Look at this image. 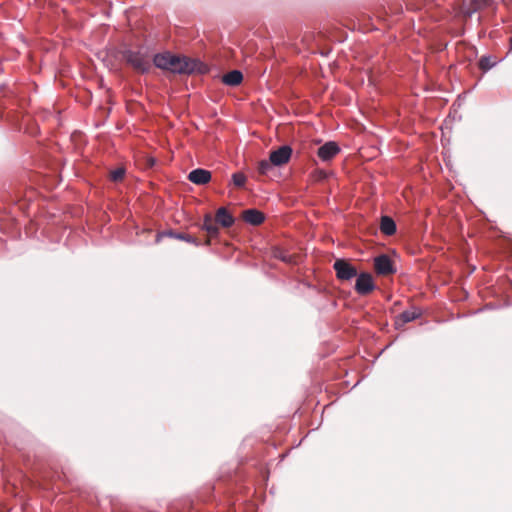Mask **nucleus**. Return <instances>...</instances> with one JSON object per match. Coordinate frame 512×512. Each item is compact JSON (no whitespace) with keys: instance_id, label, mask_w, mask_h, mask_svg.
I'll return each instance as SVG.
<instances>
[{"instance_id":"obj_11","label":"nucleus","mask_w":512,"mask_h":512,"mask_svg":"<svg viewBox=\"0 0 512 512\" xmlns=\"http://www.w3.org/2000/svg\"><path fill=\"white\" fill-rule=\"evenodd\" d=\"M216 222L223 227H229L233 224V217L228 213L225 208H219L216 213Z\"/></svg>"},{"instance_id":"obj_17","label":"nucleus","mask_w":512,"mask_h":512,"mask_svg":"<svg viewBox=\"0 0 512 512\" xmlns=\"http://www.w3.org/2000/svg\"><path fill=\"white\" fill-rule=\"evenodd\" d=\"M272 166H274V165L271 163L270 159H269V161L262 160L258 164V172L260 174L265 175V174H267L272 169Z\"/></svg>"},{"instance_id":"obj_18","label":"nucleus","mask_w":512,"mask_h":512,"mask_svg":"<svg viewBox=\"0 0 512 512\" xmlns=\"http://www.w3.org/2000/svg\"><path fill=\"white\" fill-rule=\"evenodd\" d=\"M124 175H125V169L122 167H119L110 172V178H111V180H113L115 182L122 180Z\"/></svg>"},{"instance_id":"obj_12","label":"nucleus","mask_w":512,"mask_h":512,"mask_svg":"<svg viewBox=\"0 0 512 512\" xmlns=\"http://www.w3.org/2000/svg\"><path fill=\"white\" fill-rule=\"evenodd\" d=\"M380 229L384 234L392 235L396 231L395 222L390 217L383 216L381 218Z\"/></svg>"},{"instance_id":"obj_6","label":"nucleus","mask_w":512,"mask_h":512,"mask_svg":"<svg viewBox=\"0 0 512 512\" xmlns=\"http://www.w3.org/2000/svg\"><path fill=\"white\" fill-rule=\"evenodd\" d=\"M340 151L339 146L335 142H327L318 149V156L323 161H329Z\"/></svg>"},{"instance_id":"obj_7","label":"nucleus","mask_w":512,"mask_h":512,"mask_svg":"<svg viewBox=\"0 0 512 512\" xmlns=\"http://www.w3.org/2000/svg\"><path fill=\"white\" fill-rule=\"evenodd\" d=\"M375 270L378 274L387 275L393 272L391 260L386 255H380L374 261Z\"/></svg>"},{"instance_id":"obj_1","label":"nucleus","mask_w":512,"mask_h":512,"mask_svg":"<svg viewBox=\"0 0 512 512\" xmlns=\"http://www.w3.org/2000/svg\"><path fill=\"white\" fill-rule=\"evenodd\" d=\"M153 62L160 69L179 74H204L208 71V67L197 59L173 55L169 52L155 55Z\"/></svg>"},{"instance_id":"obj_16","label":"nucleus","mask_w":512,"mask_h":512,"mask_svg":"<svg viewBox=\"0 0 512 512\" xmlns=\"http://www.w3.org/2000/svg\"><path fill=\"white\" fill-rule=\"evenodd\" d=\"M246 180H247L246 176L241 172L234 173L232 175V182L236 187H239V188L243 187L246 183Z\"/></svg>"},{"instance_id":"obj_2","label":"nucleus","mask_w":512,"mask_h":512,"mask_svg":"<svg viewBox=\"0 0 512 512\" xmlns=\"http://www.w3.org/2000/svg\"><path fill=\"white\" fill-rule=\"evenodd\" d=\"M123 58L130 64L135 70L139 72H147L150 69V59L147 52L144 51H123Z\"/></svg>"},{"instance_id":"obj_8","label":"nucleus","mask_w":512,"mask_h":512,"mask_svg":"<svg viewBox=\"0 0 512 512\" xmlns=\"http://www.w3.org/2000/svg\"><path fill=\"white\" fill-rule=\"evenodd\" d=\"M188 179L196 185H204L211 180V173L208 170L198 168L189 173Z\"/></svg>"},{"instance_id":"obj_5","label":"nucleus","mask_w":512,"mask_h":512,"mask_svg":"<svg viewBox=\"0 0 512 512\" xmlns=\"http://www.w3.org/2000/svg\"><path fill=\"white\" fill-rule=\"evenodd\" d=\"M375 288L372 276L362 273L357 277L355 289L359 294L365 295L373 291Z\"/></svg>"},{"instance_id":"obj_14","label":"nucleus","mask_w":512,"mask_h":512,"mask_svg":"<svg viewBox=\"0 0 512 512\" xmlns=\"http://www.w3.org/2000/svg\"><path fill=\"white\" fill-rule=\"evenodd\" d=\"M419 316V313L415 310L410 311H404L399 315V317L396 320V325L400 326L407 322L415 320Z\"/></svg>"},{"instance_id":"obj_4","label":"nucleus","mask_w":512,"mask_h":512,"mask_svg":"<svg viewBox=\"0 0 512 512\" xmlns=\"http://www.w3.org/2000/svg\"><path fill=\"white\" fill-rule=\"evenodd\" d=\"M292 149L287 146H281L270 153V160L274 166H281L287 163L291 157Z\"/></svg>"},{"instance_id":"obj_10","label":"nucleus","mask_w":512,"mask_h":512,"mask_svg":"<svg viewBox=\"0 0 512 512\" xmlns=\"http://www.w3.org/2000/svg\"><path fill=\"white\" fill-rule=\"evenodd\" d=\"M243 217L246 222L253 225H258L264 220L262 213L254 209L244 211Z\"/></svg>"},{"instance_id":"obj_3","label":"nucleus","mask_w":512,"mask_h":512,"mask_svg":"<svg viewBox=\"0 0 512 512\" xmlns=\"http://www.w3.org/2000/svg\"><path fill=\"white\" fill-rule=\"evenodd\" d=\"M336 275L340 280H350L357 276V270L348 261L337 259L333 265Z\"/></svg>"},{"instance_id":"obj_15","label":"nucleus","mask_w":512,"mask_h":512,"mask_svg":"<svg viewBox=\"0 0 512 512\" xmlns=\"http://www.w3.org/2000/svg\"><path fill=\"white\" fill-rule=\"evenodd\" d=\"M496 64V60L492 59L489 56H483L479 61V66L483 71H487L494 67Z\"/></svg>"},{"instance_id":"obj_9","label":"nucleus","mask_w":512,"mask_h":512,"mask_svg":"<svg viewBox=\"0 0 512 512\" xmlns=\"http://www.w3.org/2000/svg\"><path fill=\"white\" fill-rule=\"evenodd\" d=\"M243 80V75L239 70H233L225 74L222 81L228 86H237Z\"/></svg>"},{"instance_id":"obj_13","label":"nucleus","mask_w":512,"mask_h":512,"mask_svg":"<svg viewBox=\"0 0 512 512\" xmlns=\"http://www.w3.org/2000/svg\"><path fill=\"white\" fill-rule=\"evenodd\" d=\"M203 229L211 236H216L218 234V226L216 222L212 219L210 215H206L203 223Z\"/></svg>"}]
</instances>
